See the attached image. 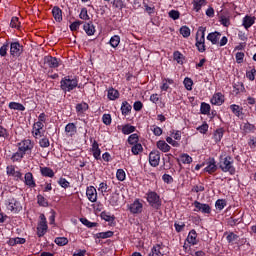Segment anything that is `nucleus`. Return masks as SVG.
Returning <instances> with one entry per match:
<instances>
[{"label": "nucleus", "mask_w": 256, "mask_h": 256, "mask_svg": "<svg viewBox=\"0 0 256 256\" xmlns=\"http://www.w3.org/2000/svg\"><path fill=\"white\" fill-rule=\"evenodd\" d=\"M235 160H233V157L231 156H226L225 153H222L219 156V169H221V171L223 173H229L230 175H235Z\"/></svg>", "instance_id": "obj_1"}, {"label": "nucleus", "mask_w": 256, "mask_h": 256, "mask_svg": "<svg viewBox=\"0 0 256 256\" xmlns=\"http://www.w3.org/2000/svg\"><path fill=\"white\" fill-rule=\"evenodd\" d=\"M79 86V79L75 76H65L60 81V89L64 93H71L74 89Z\"/></svg>", "instance_id": "obj_2"}, {"label": "nucleus", "mask_w": 256, "mask_h": 256, "mask_svg": "<svg viewBox=\"0 0 256 256\" xmlns=\"http://www.w3.org/2000/svg\"><path fill=\"white\" fill-rule=\"evenodd\" d=\"M207 28L201 26L196 33V47L199 53H205V32Z\"/></svg>", "instance_id": "obj_3"}, {"label": "nucleus", "mask_w": 256, "mask_h": 256, "mask_svg": "<svg viewBox=\"0 0 256 256\" xmlns=\"http://www.w3.org/2000/svg\"><path fill=\"white\" fill-rule=\"evenodd\" d=\"M146 200L153 209H161V197L157 195V192L149 190L146 193Z\"/></svg>", "instance_id": "obj_4"}, {"label": "nucleus", "mask_w": 256, "mask_h": 256, "mask_svg": "<svg viewBox=\"0 0 256 256\" xmlns=\"http://www.w3.org/2000/svg\"><path fill=\"white\" fill-rule=\"evenodd\" d=\"M6 209L8 211H11V213H19L23 206L21 205V202L19 200L15 199L14 197H10L5 201Z\"/></svg>", "instance_id": "obj_5"}, {"label": "nucleus", "mask_w": 256, "mask_h": 256, "mask_svg": "<svg viewBox=\"0 0 256 256\" xmlns=\"http://www.w3.org/2000/svg\"><path fill=\"white\" fill-rule=\"evenodd\" d=\"M6 174L8 177H12L14 181H23V173L15 165L7 166Z\"/></svg>", "instance_id": "obj_6"}, {"label": "nucleus", "mask_w": 256, "mask_h": 256, "mask_svg": "<svg viewBox=\"0 0 256 256\" xmlns=\"http://www.w3.org/2000/svg\"><path fill=\"white\" fill-rule=\"evenodd\" d=\"M33 147H35V143L30 139H25L18 143V150H20L24 155H26V153H31V151H33Z\"/></svg>", "instance_id": "obj_7"}, {"label": "nucleus", "mask_w": 256, "mask_h": 256, "mask_svg": "<svg viewBox=\"0 0 256 256\" xmlns=\"http://www.w3.org/2000/svg\"><path fill=\"white\" fill-rule=\"evenodd\" d=\"M39 219L40 221L38 222L37 226V235L38 237H43L45 233H47V229H49V227L47 226V218L45 217V214H40Z\"/></svg>", "instance_id": "obj_8"}, {"label": "nucleus", "mask_w": 256, "mask_h": 256, "mask_svg": "<svg viewBox=\"0 0 256 256\" xmlns=\"http://www.w3.org/2000/svg\"><path fill=\"white\" fill-rule=\"evenodd\" d=\"M23 54V45L19 42H12L10 43V55L11 57H21Z\"/></svg>", "instance_id": "obj_9"}, {"label": "nucleus", "mask_w": 256, "mask_h": 256, "mask_svg": "<svg viewBox=\"0 0 256 256\" xmlns=\"http://www.w3.org/2000/svg\"><path fill=\"white\" fill-rule=\"evenodd\" d=\"M193 205L195 207L194 211L197 213L200 212L204 215H209L211 213V206H209V204H203L199 201H194Z\"/></svg>", "instance_id": "obj_10"}, {"label": "nucleus", "mask_w": 256, "mask_h": 256, "mask_svg": "<svg viewBox=\"0 0 256 256\" xmlns=\"http://www.w3.org/2000/svg\"><path fill=\"white\" fill-rule=\"evenodd\" d=\"M160 162H161V153L157 150L150 152L149 163L151 167H159Z\"/></svg>", "instance_id": "obj_11"}, {"label": "nucleus", "mask_w": 256, "mask_h": 256, "mask_svg": "<svg viewBox=\"0 0 256 256\" xmlns=\"http://www.w3.org/2000/svg\"><path fill=\"white\" fill-rule=\"evenodd\" d=\"M217 161H215V158H209L206 161V167L204 168V171L206 173H209V175H213L217 171Z\"/></svg>", "instance_id": "obj_12"}, {"label": "nucleus", "mask_w": 256, "mask_h": 256, "mask_svg": "<svg viewBox=\"0 0 256 256\" xmlns=\"http://www.w3.org/2000/svg\"><path fill=\"white\" fill-rule=\"evenodd\" d=\"M86 197L90 203H97V189L95 186H88L86 188Z\"/></svg>", "instance_id": "obj_13"}, {"label": "nucleus", "mask_w": 256, "mask_h": 256, "mask_svg": "<svg viewBox=\"0 0 256 256\" xmlns=\"http://www.w3.org/2000/svg\"><path fill=\"white\" fill-rule=\"evenodd\" d=\"M43 127H45V125L41 122H35L32 128V134L33 137H35V139H39V137H43Z\"/></svg>", "instance_id": "obj_14"}, {"label": "nucleus", "mask_w": 256, "mask_h": 256, "mask_svg": "<svg viewBox=\"0 0 256 256\" xmlns=\"http://www.w3.org/2000/svg\"><path fill=\"white\" fill-rule=\"evenodd\" d=\"M44 63L47 65L50 69H57L60 65L59 59L53 56H45L44 57Z\"/></svg>", "instance_id": "obj_15"}, {"label": "nucleus", "mask_w": 256, "mask_h": 256, "mask_svg": "<svg viewBox=\"0 0 256 256\" xmlns=\"http://www.w3.org/2000/svg\"><path fill=\"white\" fill-rule=\"evenodd\" d=\"M129 210L133 215H137L142 213L143 211V203L139 199H136L129 207Z\"/></svg>", "instance_id": "obj_16"}, {"label": "nucleus", "mask_w": 256, "mask_h": 256, "mask_svg": "<svg viewBox=\"0 0 256 256\" xmlns=\"http://www.w3.org/2000/svg\"><path fill=\"white\" fill-rule=\"evenodd\" d=\"M91 152L96 161L101 160V148H99V143L97 142V140H94L92 142Z\"/></svg>", "instance_id": "obj_17"}, {"label": "nucleus", "mask_w": 256, "mask_h": 256, "mask_svg": "<svg viewBox=\"0 0 256 256\" xmlns=\"http://www.w3.org/2000/svg\"><path fill=\"white\" fill-rule=\"evenodd\" d=\"M212 105H223L225 103V96L221 92L215 93L211 98Z\"/></svg>", "instance_id": "obj_18"}, {"label": "nucleus", "mask_w": 256, "mask_h": 256, "mask_svg": "<svg viewBox=\"0 0 256 256\" xmlns=\"http://www.w3.org/2000/svg\"><path fill=\"white\" fill-rule=\"evenodd\" d=\"M24 183L27 185V187H31L32 189L37 187V184L35 183V178L33 177V173L28 172L24 175Z\"/></svg>", "instance_id": "obj_19"}, {"label": "nucleus", "mask_w": 256, "mask_h": 256, "mask_svg": "<svg viewBox=\"0 0 256 256\" xmlns=\"http://www.w3.org/2000/svg\"><path fill=\"white\" fill-rule=\"evenodd\" d=\"M156 147L162 153H169L171 151V146L165 142V140H159L156 142Z\"/></svg>", "instance_id": "obj_20"}, {"label": "nucleus", "mask_w": 256, "mask_h": 256, "mask_svg": "<svg viewBox=\"0 0 256 256\" xmlns=\"http://www.w3.org/2000/svg\"><path fill=\"white\" fill-rule=\"evenodd\" d=\"M52 15H53L55 21H57L58 23H61V21H63V10H61V8H59V6L53 7Z\"/></svg>", "instance_id": "obj_21"}, {"label": "nucleus", "mask_w": 256, "mask_h": 256, "mask_svg": "<svg viewBox=\"0 0 256 256\" xmlns=\"http://www.w3.org/2000/svg\"><path fill=\"white\" fill-rule=\"evenodd\" d=\"M255 19H256L255 16L246 15L243 18V22H242L243 27L246 29L253 27V25H255Z\"/></svg>", "instance_id": "obj_22"}, {"label": "nucleus", "mask_w": 256, "mask_h": 256, "mask_svg": "<svg viewBox=\"0 0 256 256\" xmlns=\"http://www.w3.org/2000/svg\"><path fill=\"white\" fill-rule=\"evenodd\" d=\"M65 133L68 137H73L77 134V126L75 123H68L65 127Z\"/></svg>", "instance_id": "obj_23"}, {"label": "nucleus", "mask_w": 256, "mask_h": 256, "mask_svg": "<svg viewBox=\"0 0 256 256\" xmlns=\"http://www.w3.org/2000/svg\"><path fill=\"white\" fill-rule=\"evenodd\" d=\"M192 5H193V11H195L196 13H199V11H201V8L207 5V0H193Z\"/></svg>", "instance_id": "obj_24"}, {"label": "nucleus", "mask_w": 256, "mask_h": 256, "mask_svg": "<svg viewBox=\"0 0 256 256\" xmlns=\"http://www.w3.org/2000/svg\"><path fill=\"white\" fill-rule=\"evenodd\" d=\"M207 39L212 43V45H217V43H219V39H221V33L219 32L209 33L207 36Z\"/></svg>", "instance_id": "obj_25"}, {"label": "nucleus", "mask_w": 256, "mask_h": 256, "mask_svg": "<svg viewBox=\"0 0 256 256\" xmlns=\"http://www.w3.org/2000/svg\"><path fill=\"white\" fill-rule=\"evenodd\" d=\"M230 109L236 117L243 119V108L241 106H239L237 104H232V105H230Z\"/></svg>", "instance_id": "obj_26"}, {"label": "nucleus", "mask_w": 256, "mask_h": 256, "mask_svg": "<svg viewBox=\"0 0 256 256\" xmlns=\"http://www.w3.org/2000/svg\"><path fill=\"white\" fill-rule=\"evenodd\" d=\"M186 241H188L190 245H197V231H195L194 229L191 230L187 236Z\"/></svg>", "instance_id": "obj_27"}, {"label": "nucleus", "mask_w": 256, "mask_h": 256, "mask_svg": "<svg viewBox=\"0 0 256 256\" xmlns=\"http://www.w3.org/2000/svg\"><path fill=\"white\" fill-rule=\"evenodd\" d=\"M88 110H89V104H87L86 102H81L76 105V113L78 115H83V113H85V111H88Z\"/></svg>", "instance_id": "obj_28"}, {"label": "nucleus", "mask_w": 256, "mask_h": 256, "mask_svg": "<svg viewBox=\"0 0 256 256\" xmlns=\"http://www.w3.org/2000/svg\"><path fill=\"white\" fill-rule=\"evenodd\" d=\"M40 173L43 177H55V172H53V169L49 167H40Z\"/></svg>", "instance_id": "obj_29"}, {"label": "nucleus", "mask_w": 256, "mask_h": 256, "mask_svg": "<svg viewBox=\"0 0 256 256\" xmlns=\"http://www.w3.org/2000/svg\"><path fill=\"white\" fill-rule=\"evenodd\" d=\"M175 81L171 78H164L162 79V85L160 87L161 91H168L169 90V85H173Z\"/></svg>", "instance_id": "obj_30"}, {"label": "nucleus", "mask_w": 256, "mask_h": 256, "mask_svg": "<svg viewBox=\"0 0 256 256\" xmlns=\"http://www.w3.org/2000/svg\"><path fill=\"white\" fill-rule=\"evenodd\" d=\"M83 29L85 31V33L89 36L91 35H95V26L93 25V23H85L83 25Z\"/></svg>", "instance_id": "obj_31"}, {"label": "nucleus", "mask_w": 256, "mask_h": 256, "mask_svg": "<svg viewBox=\"0 0 256 256\" xmlns=\"http://www.w3.org/2000/svg\"><path fill=\"white\" fill-rule=\"evenodd\" d=\"M131 109H132V107H131V104H129V102H127V101L122 102V105H121L122 115H124V116L129 115V113H131Z\"/></svg>", "instance_id": "obj_32"}, {"label": "nucleus", "mask_w": 256, "mask_h": 256, "mask_svg": "<svg viewBox=\"0 0 256 256\" xmlns=\"http://www.w3.org/2000/svg\"><path fill=\"white\" fill-rule=\"evenodd\" d=\"M23 157H25V154H23L20 150H18L12 155L11 161L13 163H21V161H23Z\"/></svg>", "instance_id": "obj_33"}, {"label": "nucleus", "mask_w": 256, "mask_h": 256, "mask_svg": "<svg viewBox=\"0 0 256 256\" xmlns=\"http://www.w3.org/2000/svg\"><path fill=\"white\" fill-rule=\"evenodd\" d=\"M107 97L110 101H115V99H119V91L114 88H110L108 90Z\"/></svg>", "instance_id": "obj_34"}, {"label": "nucleus", "mask_w": 256, "mask_h": 256, "mask_svg": "<svg viewBox=\"0 0 256 256\" xmlns=\"http://www.w3.org/2000/svg\"><path fill=\"white\" fill-rule=\"evenodd\" d=\"M123 135H131V133H135V126L131 124H125L122 126Z\"/></svg>", "instance_id": "obj_35"}, {"label": "nucleus", "mask_w": 256, "mask_h": 256, "mask_svg": "<svg viewBox=\"0 0 256 256\" xmlns=\"http://www.w3.org/2000/svg\"><path fill=\"white\" fill-rule=\"evenodd\" d=\"M8 107L14 111H25V106L19 102H10Z\"/></svg>", "instance_id": "obj_36"}, {"label": "nucleus", "mask_w": 256, "mask_h": 256, "mask_svg": "<svg viewBox=\"0 0 256 256\" xmlns=\"http://www.w3.org/2000/svg\"><path fill=\"white\" fill-rule=\"evenodd\" d=\"M161 245L156 244L152 247L151 252L149 253V256H163V253H161Z\"/></svg>", "instance_id": "obj_37"}, {"label": "nucleus", "mask_w": 256, "mask_h": 256, "mask_svg": "<svg viewBox=\"0 0 256 256\" xmlns=\"http://www.w3.org/2000/svg\"><path fill=\"white\" fill-rule=\"evenodd\" d=\"M241 129L244 133H253L255 131V125L246 122L241 126Z\"/></svg>", "instance_id": "obj_38"}, {"label": "nucleus", "mask_w": 256, "mask_h": 256, "mask_svg": "<svg viewBox=\"0 0 256 256\" xmlns=\"http://www.w3.org/2000/svg\"><path fill=\"white\" fill-rule=\"evenodd\" d=\"M225 133V130H223V128H219L214 132V141L216 143H219V141H221L223 139V135Z\"/></svg>", "instance_id": "obj_39"}, {"label": "nucleus", "mask_w": 256, "mask_h": 256, "mask_svg": "<svg viewBox=\"0 0 256 256\" xmlns=\"http://www.w3.org/2000/svg\"><path fill=\"white\" fill-rule=\"evenodd\" d=\"M114 235L113 231L99 232L95 235L96 239H109Z\"/></svg>", "instance_id": "obj_40"}, {"label": "nucleus", "mask_w": 256, "mask_h": 256, "mask_svg": "<svg viewBox=\"0 0 256 256\" xmlns=\"http://www.w3.org/2000/svg\"><path fill=\"white\" fill-rule=\"evenodd\" d=\"M173 59L176 61L179 65H183V61H185V57L183 54L179 51H175L173 53Z\"/></svg>", "instance_id": "obj_41"}, {"label": "nucleus", "mask_w": 256, "mask_h": 256, "mask_svg": "<svg viewBox=\"0 0 256 256\" xmlns=\"http://www.w3.org/2000/svg\"><path fill=\"white\" fill-rule=\"evenodd\" d=\"M119 43H121V37H119V35H114L111 37L109 44L111 45V47H113L114 49L119 47Z\"/></svg>", "instance_id": "obj_42"}, {"label": "nucleus", "mask_w": 256, "mask_h": 256, "mask_svg": "<svg viewBox=\"0 0 256 256\" xmlns=\"http://www.w3.org/2000/svg\"><path fill=\"white\" fill-rule=\"evenodd\" d=\"M100 217L108 223H113V221H115V216L111 215V213L109 212H102Z\"/></svg>", "instance_id": "obj_43"}, {"label": "nucleus", "mask_w": 256, "mask_h": 256, "mask_svg": "<svg viewBox=\"0 0 256 256\" xmlns=\"http://www.w3.org/2000/svg\"><path fill=\"white\" fill-rule=\"evenodd\" d=\"M200 111H201L202 115H209V113H211V105H209L205 102H202Z\"/></svg>", "instance_id": "obj_44"}, {"label": "nucleus", "mask_w": 256, "mask_h": 256, "mask_svg": "<svg viewBox=\"0 0 256 256\" xmlns=\"http://www.w3.org/2000/svg\"><path fill=\"white\" fill-rule=\"evenodd\" d=\"M219 21L221 25H223V27H229V25H231V19L229 18V16L220 15Z\"/></svg>", "instance_id": "obj_45"}, {"label": "nucleus", "mask_w": 256, "mask_h": 256, "mask_svg": "<svg viewBox=\"0 0 256 256\" xmlns=\"http://www.w3.org/2000/svg\"><path fill=\"white\" fill-rule=\"evenodd\" d=\"M180 160L184 165H190V163H193V158L189 156V154H181Z\"/></svg>", "instance_id": "obj_46"}, {"label": "nucleus", "mask_w": 256, "mask_h": 256, "mask_svg": "<svg viewBox=\"0 0 256 256\" xmlns=\"http://www.w3.org/2000/svg\"><path fill=\"white\" fill-rule=\"evenodd\" d=\"M131 151L133 155H139V153H143V145H141V143L134 144L131 148Z\"/></svg>", "instance_id": "obj_47"}, {"label": "nucleus", "mask_w": 256, "mask_h": 256, "mask_svg": "<svg viewBox=\"0 0 256 256\" xmlns=\"http://www.w3.org/2000/svg\"><path fill=\"white\" fill-rule=\"evenodd\" d=\"M37 203L40 205V207H49V202L43 195H38L37 196Z\"/></svg>", "instance_id": "obj_48"}, {"label": "nucleus", "mask_w": 256, "mask_h": 256, "mask_svg": "<svg viewBox=\"0 0 256 256\" xmlns=\"http://www.w3.org/2000/svg\"><path fill=\"white\" fill-rule=\"evenodd\" d=\"M128 143H129V145H137V144H139V135L131 134L128 137Z\"/></svg>", "instance_id": "obj_49"}, {"label": "nucleus", "mask_w": 256, "mask_h": 256, "mask_svg": "<svg viewBox=\"0 0 256 256\" xmlns=\"http://www.w3.org/2000/svg\"><path fill=\"white\" fill-rule=\"evenodd\" d=\"M9 49H11L9 42L4 43L0 48L1 57H5L7 55V51H9Z\"/></svg>", "instance_id": "obj_50"}, {"label": "nucleus", "mask_w": 256, "mask_h": 256, "mask_svg": "<svg viewBox=\"0 0 256 256\" xmlns=\"http://www.w3.org/2000/svg\"><path fill=\"white\" fill-rule=\"evenodd\" d=\"M54 243H56V245H59V247H63L67 245V243H69V240L66 237H58L54 240Z\"/></svg>", "instance_id": "obj_51"}, {"label": "nucleus", "mask_w": 256, "mask_h": 256, "mask_svg": "<svg viewBox=\"0 0 256 256\" xmlns=\"http://www.w3.org/2000/svg\"><path fill=\"white\" fill-rule=\"evenodd\" d=\"M180 34L184 37V38H187V37H191V29L187 26H182L180 28Z\"/></svg>", "instance_id": "obj_52"}, {"label": "nucleus", "mask_w": 256, "mask_h": 256, "mask_svg": "<svg viewBox=\"0 0 256 256\" xmlns=\"http://www.w3.org/2000/svg\"><path fill=\"white\" fill-rule=\"evenodd\" d=\"M10 27H12L13 29H19L21 27V22H19L18 17H12Z\"/></svg>", "instance_id": "obj_53"}, {"label": "nucleus", "mask_w": 256, "mask_h": 256, "mask_svg": "<svg viewBox=\"0 0 256 256\" xmlns=\"http://www.w3.org/2000/svg\"><path fill=\"white\" fill-rule=\"evenodd\" d=\"M127 177V174H125V170L123 169H118L116 172V179H118V181H125Z\"/></svg>", "instance_id": "obj_54"}, {"label": "nucleus", "mask_w": 256, "mask_h": 256, "mask_svg": "<svg viewBox=\"0 0 256 256\" xmlns=\"http://www.w3.org/2000/svg\"><path fill=\"white\" fill-rule=\"evenodd\" d=\"M226 205H227V202L223 199H219L215 203V207H216V209H219V211H223V209H225Z\"/></svg>", "instance_id": "obj_55"}, {"label": "nucleus", "mask_w": 256, "mask_h": 256, "mask_svg": "<svg viewBox=\"0 0 256 256\" xmlns=\"http://www.w3.org/2000/svg\"><path fill=\"white\" fill-rule=\"evenodd\" d=\"M58 184L60 185V187H62L63 189H69V187H71V183H69V181H67V179L65 178H60L58 180Z\"/></svg>", "instance_id": "obj_56"}, {"label": "nucleus", "mask_w": 256, "mask_h": 256, "mask_svg": "<svg viewBox=\"0 0 256 256\" xmlns=\"http://www.w3.org/2000/svg\"><path fill=\"white\" fill-rule=\"evenodd\" d=\"M184 87L187 89V91L193 90V80L191 78H185L184 79Z\"/></svg>", "instance_id": "obj_57"}, {"label": "nucleus", "mask_w": 256, "mask_h": 256, "mask_svg": "<svg viewBox=\"0 0 256 256\" xmlns=\"http://www.w3.org/2000/svg\"><path fill=\"white\" fill-rule=\"evenodd\" d=\"M151 131L154 133L156 137H161V135H163V129H161V127L159 126H152Z\"/></svg>", "instance_id": "obj_58"}, {"label": "nucleus", "mask_w": 256, "mask_h": 256, "mask_svg": "<svg viewBox=\"0 0 256 256\" xmlns=\"http://www.w3.org/2000/svg\"><path fill=\"white\" fill-rule=\"evenodd\" d=\"M237 239H239V236L233 232H230L226 237V240L228 241V243H235Z\"/></svg>", "instance_id": "obj_59"}, {"label": "nucleus", "mask_w": 256, "mask_h": 256, "mask_svg": "<svg viewBox=\"0 0 256 256\" xmlns=\"http://www.w3.org/2000/svg\"><path fill=\"white\" fill-rule=\"evenodd\" d=\"M170 19H173L174 21H177V19H179V17H181V13L177 10H171L168 13Z\"/></svg>", "instance_id": "obj_60"}, {"label": "nucleus", "mask_w": 256, "mask_h": 256, "mask_svg": "<svg viewBox=\"0 0 256 256\" xmlns=\"http://www.w3.org/2000/svg\"><path fill=\"white\" fill-rule=\"evenodd\" d=\"M241 218H235V216H232L229 218L228 223L231 225V227H234V225H239L241 223Z\"/></svg>", "instance_id": "obj_61"}, {"label": "nucleus", "mask_w": 256, "mask_h": 256, "mask_svg": "<svg viewBox=\"0 0 256 256\" xmlns=\"http://www.w3.org/2000/svg\"><path fill=\"white\" fill-rule=\"evenodd\" d=\"M197 131H199V133H202L203 135H205V133H207V131H209V125L207 124V122H204L201 126H199L197 128Z\"/></svg>", "instance_id": "obj_62"}, {"label": "nucleus", "mask_w": 256, "mask_h": 256, "mask_svg": "<svg viewBox=\"0 0 256 256\" xmlns=\"http://www.w3.org/2000/svg\"><path fill=\"white\" fill-rule=\"evenodd\" d=\"M255 74H256V69L252 68L250 71L246 72V77L249 79V81H255Z\"/></svg>", "instance_id": "obj_63"}, {"label": "nucleus", "mask_w": 256, "mask_h": 256, "mask_svg": "<svg viewBox=\"0 0 256 256\" xmlns=\"http://www.w3.org/2000/svg\"><path fill=\"white\" fill-rule=\"evenodd\" d=\"M102 121H103L104 125H111V121H112L111 114H104L102 116Z\"/></svg>", "instance_id": "obj_64"}]
</instances>
